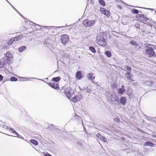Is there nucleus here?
I'll return each instance as SVG.
<instances>
[{"label": "nucleus", "instance_id": "f257e3e1", "mask_svg": "<svg viewBox=\"0 0 156 156\" xmlns=\"http://www.w3.org/2000/svg\"><path fill=\"white\" fill-rule=\"evenodd\" d=\"M106 36L103 34H99L97 37L96 42L99 45L105 46L106 45L107 43L106 41Z\"/></svg>", "mask_w": 156, "mask_h": 156}, {"label": "nucleus", "instance_id": "f03ea898", "mask_svg": "<svg viewBox=\"0 0 156 156\" xmlns=\"http://www.w3.org/2000/svg\"><path fill=\"white\" fill-rule=\"evenodd\" d=\"M106 96V99L108 101L115 102V103L116 104H117L119 103L118 98L115 94L112 92L107 93Z\"/></svg>", "mask_w": 156, "mask_h": 156}, {"label": "nucleus", "instance_id": "7ed1b4c3", "mask_svg": "<svg viewBox=\"0 0 156 156\" xmlns=\"http://www.w3.org/2000/svg\"><path fill=\"white\" fill-rule=\"evenodd\" d=\"M95 20H90L88 19H85L83 20V24L86 27H90L93 25L95 23Z\"/></svg>", "mask_w": 156, "mask_h": 156}, {"label": "nucleus", "instance_id": "20e7f679", "mask_svg": "<svg viewBox=\"0 0 156 156\" xmlns=\"http://www.w3.org/2000/svg\"><path fill=\"white\" fill-rule=\"evenodd\" d=\"M69 38L67 35H62L61 38V40L62 44L64 45L66 44L69 41Z\"/></svg>", "mask_w": 156, "mask_h": 156}, {"label": "nucleus", "instance_id": "39448f33", "mask_svg": "<svg viewBox=\"0 0 156 156\" xmlns=\"http://www.w3.org/2000/svg\"><path fill=\"white\" fill-rule=\"evenodd\" d=\"M146 52L150 57H152L154 55L155 53L152 48H149L146 50Z\"/></svg>", "mask_w": 156, "mask_h": 156}, {"label": "nucleus", "instance_id": "423d86ee", "mask_svg": "<svg viewBox=\"0 0 156 156\" xmlns=\"http://www.w3.org/2000/svg\"><path fill=\"white\" fill-rule=\"evenodd\" d=\"M83 98V95L81 94H78L73 97L71 99L72 102L76 103L81 100Z\"/></svg>", "mask_w": 156, "mask_h": 156}, {"label": "nucleus", "instance_id": "0eeeda50", "mask_svg": "<svg viewBox=\"0 0 156 156\" xmlns=\"http://www.w3.org/2000/svg\"><path fill=\"white\" fill-rule=\"evenodd\" d=\"M6 58L7 60H5V63H9L11 61L12 59V55L11 53L7 52L6 54Z\"/></svg>", "mask_w": 156, "mask_h": 156}, {"label": "nucleus", "instance_id": "6e6552de", "mask_svg": "<svg viewBox=\"0 0 156 156\" xmlns=\"http://www.w3.org/2000/svg\"><path fill=\"white\" fill-rule=\"evenodd\" d=\"M47 83L52 88L57 89L59 88V87L58 84L56 83L52 82V83Z\"/></svg>", "mask_w": 156, "mask_h": 156}, {"label": "nucleus", "instance_id": "1a4fd4ad", "mask_svg": "<svg viewBox=\"0 0 156 156\" xmlns=\"http://www.w3.org/2000/svg\"><path fill=\"white\" fill-rule=\"evenodd\" d=\"M100 11L104 14L106 16H109L110 15V13L109 11L106 10L104 8H102L100 9Z\"/></svg>", "mask_w": 156, "mask_h": 156}, {"label": "nucleus", "instance_id": "9d476101", "mask_svg": "<svg viewBox=\"0 0 156 156\" xmlns=\"http://www.w3.org/2000/svg\"><path fill=\"white\" fill-rule=\"evenodd\" d=\"M94 73H90L87 74V77L89 80L93 81L94 79L95 76H94Z\"/></svg>", "mask_w": 156, "mask_h": 156}, {"label": "nucleus", "instance_id": "9b49d317", "mask_svg": "<svg viewBox=\"0 0 156 156\" xmlns=\"http://www.w3.org/2000/svg\"><path fill=\"white\" fill-rule=\"evenodd\" d=\"M72 90L69 88L66 89L64 91V93L68 97H69L71 95V91Z\"/></svg>", "mask_w": 156, "mask_h": 156}, {"label": "nucleus", "instance_id": "f8f14e48", "mask_svg": "<svg viewBox=\"0 0 156 156\" xmlns=\"http://www.w3.org/2000/svg\"><path fill=\"white\" fill-rule=\"evenodd\" d=\"M130 44L134 46V48L136 50H138L139 48H140L139 47L138 44H136L133 41H131L130 42Z\"/></svg>", "mask_w": 156, "mask_h": 156}, {"label": "nucleus", "instance_id": "ddd939ff", "mask_svg": "<svg viewBox=\"0 0 156 156\" xmlns=\"http://www.w3.org/2000/svg\"><path fill=\"white\" fill-rule=\"evenodd\" d=\"M96 136L101 140H102L104 142H106L107 141L106 139L104 137L102 136L100 134L98 133L96 134Z\"/></svg>", "mask_w": 156, "mask_h": 156}, {"label": "nucleus", "instance_id": "4468645a", "mask_svg": "<svg viewBox=\"0 0 156 156\" xmlns=\"http://www.w3.org/2000/svg\"><path fill=\"white\" fill-rule=\"evenodd\" d=\"M120 102L123 105H125L126 103V99L124 97H122L120 100Z\"/></svg>", "mask_w": 156, "mask_h": 156}, {"label": "nucleus", "instance_id": "2eb2a0df", "mask_svg": "<svg viewBox=\"0 0 156 156\" xmlns=\"http://www.w3.org/2000/svg\"><path fill=\"white\" fill-rule=\"evenodd\" d=\"M76 77L78 80L82 78L81 73L80 71H78L76 73Z\"/></svg>", "mask_w": 156, "mask_h": 156}, {"label": "nucleus", "instance_id": "dca6fc26", "mask_svg": "<svg viewBox=\"0 0 156 156\" xmlns=\"http://www.w3.org/2000/svg\"><path fill=\"white\" fill-rule=\"evenodd\" d=\"M22 37L23 36L20 35L17 36L15 37H13V38L14 40V41H17L20 40Z\"/></svg>", "mask_w": 156, "mask_h": 156}, {"label": "nucleus", "instance_id": "f3484780", "mask_svg": "<svg viewBox=\"0 0 156 156\" xmlns=\"http://www.w3.org/2000/svg\"><path fill=\"white\" fill-rule=\"evenodd\" d=\"M27 48L25 46H23L20 48L18 50L20 52H22L23 51L25 50Z\"/></svg>", "mask_w": 156, "mask_h": 156}, {"label": "nucleus", "instance_id": "a211bd4d", "mask_svg": "<svg viewBox=\"0 0 156 156\" xmlns=\"http://www.w3.org/2000/svg\"><path fill=\"white\" fill-rule=\"evenodd\" d=\"M154 144H153L152 143L147 142H146L145 143L144 145V146H148L152 147L154 146Z\"/></svg>", "mask_w": 156, "mask_h": 156}, {"label": "nucleus", "instance_id": "6ab92c4d", "mask_svg": "<svg viewBox=\"0 0 156 156\" xmlns=\"http://www.w3.org/2000/svg\"><path fill=\"white\" fill-rule=\"evenodd\" d=\"M30 142L32 144H33L35 145H37L38 144V142L35 140H33V139H31L30 140Z\"/></svg>", "mask_w": 156, "mask_h": 156}, {"label": "nucleus", "instance_id": "aec40b11", "mask_svg": "<svg viewBox=\"0 0 156 156\" xmlns=\"http://www.w3.org/2000/svg\"><path fill=\"white\" fill-rule=\"evenodd\" d=\"M125 91L124 88H119L118 90V92L120 94H123Z\"/></svg>", "mask_w": 156, "mask_h": 156}, {"label": "nucleus", "instance_id": "412c9836", "mask_svg": "<svg viewBox=\"0 0 156 156\" xmlns=\"http://www.w3.org/2000/svg\"><path fill=\"white\" fill-rule=\"evenodd\" d=\"M60 78L58 76L56 77H54L52 79V81L53 82H58L60 80Z\"/></svg>", "mask_w": 156, "mask_h": 156}, {"label": "nucleus", "instance_id": "4be33fe9", "mask_svg": "<svg viewBox=\"0 0 156 156\" xmlns=\"http://www.w3.org/2000/svg\"><path fill=\"white\" fill-rule=\"evenodd\" d=\"M105 55L108 58H110L111 56V52L109 51H107L105 52Z\"/></svg>", "mask_w": 156, "mask_h": 156}, {"label": "nucleus", "instance_id": "5701e85b", "mask_svg": "<svg viewBox=\"0 0 156 156\" xmlns=\"http://www.w3.org/2000/svg\"><path fill=\"white\" fill-rule=\"evenodd\" d=\"M6 63H5V61L4 62L2 61H0V69L4 67V65Z\"/></svg>", "mask_w": 156, "mask_h": 156}, {"label": "nucleus", "instance_id": "b1692460", "mask_svg": "<svg viewBox=\"0 0 156 156\" xmlns=\"http://www.w3.org/2000/svg\"><path fill=\"white\" fill-rule=\"evenodd\" d=\"M89 49L93 53H95L96 52L95 49L92 46L90 47Z\"/></svg>", "mask_w": 156, "mask_h": 156}, {"label": "nucleus", "instance_id": "393cba45", "mask_svg": "<svg viewBox=\"0 0 156 156\" xmlns=\"http://www.w3.org/2000/svg\"><path fill=\"white\" fill-rule=\"evenodd\" d=\"M14 41V40L13 39V37L10 40L8 41V45H11Z\"/></svg>", "mask_w": 156, "mask_h": 156}, {"label": "nucleus", "instance_id": "a878e982", "mask_svg": "<svg viewBox=\"0 0 156 156\" xmlns=\"http://www.w3.org/2000/svg\"><path fill=\"white\" fill-rule=\"evenodd\" d=\"M99 3L103 6H105V2L103 0H99Z\"/></svg>", "mask_w": 156, "mask_h": 156}, {"label": "nucleus", "instance_id": "bb28decb", "mask_svg": "<svg viewBox=\"0 0 156 156\" xmlns=\"http://www.w3.org/2000/svg\"><path fill=\"white\" fill-rule=\"evenodd\" d=\"M10 80L12 81H16L17 80V79L15 77H12L10 78Z\"/></svg>", "mask_w": 156, "mask_h": 156}, {"label": "nucleus", "instance_id": "cd10ccee", "mask_svg": "<svg viewBox=\"0 0 156 156\" xmlns=\"http://www.w3.org/2000/svg\"><path fill=\"white\" fill-rule=\"evenodd\" d=\"M139 11L136 9H133L132 11L131 12L132 13H134V14H137L139 12Z\"/></svg>", "mask_w": 156, "mask_h": 156}, {"label": "nucleus", "instance_id": "c85d7f7f", "mask_svg": "<svg viewBox=\"0 0 156 156\" xmlns=\"http://www.w3.org/2000/svg\"><path fill=\"white\" fill-rule=\"evenodd\" d=\"M48 128L51 130H52L54 129V126L53 125L50 124L48 126Z\"/></svg>", "mask_w": 156, "mask_h": 156}, {"label": "nucleus", "instance_id": "c756f323", "mask_svg": "<svg viewBox=\"0 0 156 156\" xmlns=\"http://www.w3.org/2000/svg\"><path fill=\"white\" fill-rule=\"evenodd\" d=\"M124 68L126 69L127 70H129V71H131V67L129 66H125L124 67Z\"/></svg>", "mask_w": 156, "mask_h": 156}, {"label": "nucleus", "instance_id": "7c9ffc66", "mask_svg": "<svg viewBox=\"0 0 156 156\" xmlns=\"http://www.w3.org/2000/svg\"><path fill=\"white\" fill-rule=\"evenodd\" d=\"M126 78L128 80H131L132 81H133V80H132L131 77L129 76H126Z\"/></svg>", "mask_w": 156, "mask_h": 156}, {"label": "nucleus", "instance_id": "2f4dec72", "mask_svg": "<svg viewBox=\"0 0 156 156\" xmlns=\"http://www.w3.org/2000/svg\"><path fill=\"white\" fill-rule=\"evenodd\" d=\"M75 118L76 119H77L81 121L82 122H83L82 120L80 117L78 116H76Z\"/></svg>", "mask_w": 156, "mask_h": 156}, {"label": "nucleus", "instance_id": "473e14b6", "mask_svg": "<svg viewBox=\"0 0 156 156\" xmlns=\"http://www.w3.org/2000/svg\"><path fill=\"white\" fill-rule=\"evenodd\" d=\"M8 3L12 6V7L14 9H15L17 12H18V11L16 10V9L7 0H6Z\"/></svg>", "mask_w": 156, "mask_h": 156}, {"label": "nucleus", "instance_id": "72a5a7b5", "mask_svg": "<svg viewBox=\"0 0 156 156\" xmlns=\"http://www.w3.org/2000/svg\"><path fill=\"white\" fill-rule=\"evenodd\" d=\"M3 79V77L0 74V81L2 80Z\"/></svg>", "mask_w": 156, "mask_h": 156}, {"label": "nucleus", "instance_id": "f704fd0d", "mask_svg": "<svg viewBox=\"0 0 156 156\" xmlns=\"http://www.w3.org/2000/svg\"><path fill=\"white\" fill-rule=\"evenodd\" d=\"M14 133H15L16 135V136H19V134L17 133L16 131H14Z\"/></svg>", "mask_w": 156, "mask_h": 156}, {"label": "nucleus", "instance_id": "c9c22d12", "mask_svg": "<svg viewBox=\"0 0 156 156\" xmlns=\"http://www.w3.org/2000/svg\"><path fill=\"white\" fill-rule=\"evenodd\" d=\"M130 72H127L126 74V76H129L130 74Z\"/></svg>", "mask_w": 156, "mask_h": 156}, {"label": "nucleus", "instance_id": "e433bc0d", "mask_svg": "<svg viewBox=\"0 0 156 156\" xmlns=\"http://www.w3.org/2000/svg\"><path fill=\"white\" fill-rule=\"evenodd\" d=\"M11 131L13 133H14V131H15V130H14V129H13V128H11L10 129Z\"/></svg>", "mask_w": 156, "mask_h": 156}, {"label": "nucleus", "instance_id": "4c0bfd02", "mask_svg": "<svg viewBox=\"0 0 156 156\" xmlns=\"http://www.w3.org/2000/svg\"><path fill=\"white\" fill-rule=\"evenodd\" d=\"M91 91V90L90 89H88L87 90V92L88 93H90Z\"/></svg>", "mask_w": 156, "mask_h": 156}, {"label": "nucleus", "instance_id": "58836bf2", "mask_svg": "<svg viewBox=\"0 0 156 156\" xmlns=\"http://www.w3.org/2000/svg\"><path fill=\"white\" fill-rule=\"evenodd\" d=\"M117 7L119 8L120 9H121L122 7L119 5H117Z\"/></svg>", "mask_w": 156, "mask_h": 156}, {"label": "nucleus", "instance_id": "ea45409f", "mask_svg": "<svg viewBox=\"0 0 156 156\" xmlns=\"http://www.w3.org/2000/svg\"><path fill=\"white\" fill-rule=\"evenodd\" d=\"M152 47L153 46V48L154 49L156 50V46H154L153 45H152Z\"/></svg>", "mask_w": 156, "mask_h": 156}, {"label": "nucleus", "instance_id": "a19ab883", "mask_svg": "<svg viewBox=\"0 0 156 156\" xmlns=\"http://www.w3.org/2000/svg\"><path fill=\"white\" fill-rule=\"evenodd\" d=\"M45 156H51L48 154H46L45 155Z\"/></svg>", "mask_w": 156, "mask_h": 156}, {"label": "nucleus", "instance_id": "79ce46f5", "mask_svg": "<svg viewBox=\"0 0 156 156\" xmlns=\"http://www.w3.org/2000/svg\"><path fill=\"white\" fill-rule=\"evenodd\" d=\"M18 13H19V14L21 16H23L20 13H19L18 11V12H17Z\"/></svg>", "mask_w": 156, "mask_h": 156}, {"label": "nucleus", "instance_id": "37998d69", "mask_svg": "<svg viewBox=\"0 0 156 156\" xmlns=\"http://www.w3.org/2000/svg\"><path fill=\"white\" fill-rule=\"evenodd\" d=\"M141 17H142V16H143V18H144V15L143 14H142L141 15Z\"/></svg>", "mask_w": 156, "mask_h": 156}, {"label": "nucleus", "instance_id": "c03bdc74", "mask_svg": "<svg viewBox=\"0 0 156 156\" xmlns=\"http://www.w3.org/2000/svg\"><path fill=\"white\" fill-rule=\"evenodd\" d=\"M122 88H124V86H122Z\"/></svg>", "mask_w": 156, "mask_h": 156}, {"label": "nucleus", "instance_id": "a18cd8bd", "mask_svg": "<svg viewBox=\"0 0 156 156\" xmlns=\"http://www.w3.org/2000/svg\"><path fill=\"white\" fill-rule=\"evenodd\" d=\"M121 2H122L123 3H124V2H122V1H121Z\"/></svg>", "mask_w": 156, "mask_h": 156}, {"label": "nucleus", "instance_id": "49530a36", "mask_svg": "<svg viewBox=\"0 0 156 156\" xmlns=\"http://www.w3.org/2000/svg\"><path fill=\"white\" fill-rule=\"evenodd\" d=\"M91 0H90V1H91Z\"/></svg>", "mask_w": 156, "mask_h": 156}]
</instances>
